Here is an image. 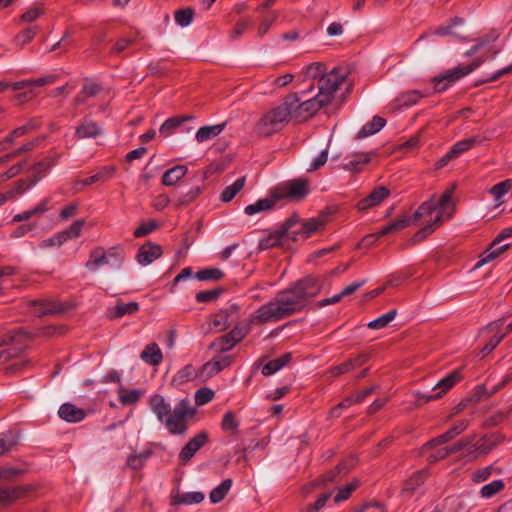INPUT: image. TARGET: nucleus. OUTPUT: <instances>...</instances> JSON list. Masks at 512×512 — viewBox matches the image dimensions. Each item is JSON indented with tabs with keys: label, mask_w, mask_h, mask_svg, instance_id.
<instances>
[{
	"label": "nucleus",
	"mask_w": 512,
	"mask_h": 512,
	"mask_svg": "<svg viewBox=\"0 0 512 512\" xmlns=\"http://www.w3.org/2000/svg\"><path fill=\"white\" fill-rule=\"evenodd\" d=\"M304 308L301 298L290 286L279 291L272 301L260 306L249 319L238 324L229 333L216 338L209 348L216 352H228L249 333L252 326L280 321Z\"/></svg>",
	"instance_id": "f257e3e1"
},
{
	"label": "nucleus",
	"mask_w": 512,
	"mask_h": 512,
	"mask_svg": "<svg viewBox=\"0 0 512 512\" xmlns=\"http://www.w3.org/2000/svg\"><path fill=\"white\" fill-rule=\"evenodd\" d=\"M294 95L285 97L283 103L264 113L255 125V132L259 136L269 137L281 131L290 121L293 106L297 102Z\"/></svg>",
	"instance_id": "f03ea898"
},
{
	"label": "nucleus",
	"mask_w": 512,
	"mask_h": 512,
	"mask_svg": "<svg viewBox=\"0 0 512 512\" xmlns=\"http://www.w3.org/2000/svg\"><path fill=\"white\" fill-rule=\"evenodd\" d=\"M195 409L187 400H181L166 418L165 425L171 434L182 435L187 430V420L193 417Z\"/></svg>",
	"instance_id": "7ed1b4c3"
},
{
	"label": "nucleus",
	"mask_w": 512,
	"mask_h": 512,
	"mask_svg": "<svg viewBox=\"0 0 512 512\" xmlns=\"http://www.w3.org/2000/svg\"><path fill=\"white\" fill-rule=\"evenodd\" d=\"M272 190L277 201L282 199L300 201L309 193L308 181L301 178L286 181Z\"/></svg>",
	"instance_id": "20e7f679"
},
{
	"label": "nucleus",
	"mask_w": 512,
	"mask_h": 512,
	"mask_svg": "<svg viewBox=\"0 0 512 512\" xmlns=\"http://www.w3.org/2000/svg\"><path fill=\"white\" fill-rule=\"evenodd\" d=\"M297 98L295 106H293L292 116L299 121L306 120L314 116L321 108L328 105L324 96H320L318 93L309 99H303V96H299L297 93L293 94Z\"/></svg>",
	"instance_id": "39448f33"
},
{
	"label": "nucleus",
	"mask_w": 512,
	"mask_h": 512,
	"mask_svg": "<svg viewBox=\"0 0 512 512\" xmlns=\"http://www.w3.org/2000/svg\"><path fill=\"white\" fill-rule=\"evenodd\" d=\"M345 74L340 68H334L329 73L322 75L317 82L318 94L324 96L326 101L330 103L334 98V93L344 82Z\"/></svg>",
	"instance_id": "423d86ee"
},
{
	"label": "nucleus",
	"mask_w": 512,
	"mask_h": 512,
	"mask_svg": "<svg viewBox=\"0 0 512 512\" xmlns=\"http://www.w3.org/2000/svg\"><path fill=\"white\" fill-rule=\"evenodd\" d=\"M327 223V213L321 212L317 217L304 221L299 229L290 230L289 239L293 241L305 240L317 232L324 230Z\"/></svg>",
	"instance_id": "0eeeda50"
},
{
	"label": "nucleus",
	"mask_w": 512,
	"mask_h": 512,
	"mask_svg": "<svg viewBox=\"0 0 512 512\" xmlns=\"http://www.w3.org/2000/svg\"><path fill=\"white\" fill-rule=\"evenodd\" d=\"M291 288L301 298L306 307L309 300L320 293L322 282L318 277L308 275L291 285Z\"/></svg>",
	"instance_id": "6e6552de"
},
{
	"label": "nucleus",
	"mask_w": 512,
	"mask_h": 512,
	"mask_svg": "<svg viewBox=\"0 0 512 512\" xmlns=\"http://www.w3.org/2000/svg\"><path fill=\"white\" fill-rule=\"evenodd\" d=\"M299 222V219L296 215H292L286 219V221L281 225V227L271 233L268 237L260 240L259 249L267 250L272 247L278 246L281 244V240L283 237H287L289 239L290 230Z\"/></svg>",
	"instance_id": "1a4fd4ad"
},
{
	"label": "nucleus",
	"mask_w": 512,
	"mask_h": 512,
	"mask_svg": "<svg viewBox=\"0 0 512 512\" xmlns=\"http://www.w3.org/2000/svg\"><path fill=\"white\" fill-rule=\"evenodd\" d=\"M33 337L21 330L9 332L0 338V347H8V349L17 352H23L32 349L31 342Z\"/></svg>",
	"instance_id": "9d476101"
},
{
	"label": "nucleus",
	"mask_w": 512,
	"mask_h": 512,
	"mask_svg": "<svg viewBox=\"0 0 512 512\" xmlns=\"http://www.w3.org/2000/svg\"><path fill=\"white\" fill-rule=\"evenodd\" d=\"M232 362V358L229 355L218 354L212 358V360L203 364L199 371L198 376L203 380H208L224 368L228 367Z\"/></svg>",
	"instance_id": "9b49d317"
},
{
	"label": "nucleus",
	"mask_w": 512,
	"mask_h": 512,
	"mask_svg": "<svg viewBox=\"0 0 512 512\" xmlns=\"http://www.w3.org/2000/svg\"><path fill=\"white\" fill-rule=\"evenodd\" d=\"M59 158V154L54 156H47L41 161L32 165L28 170V180L30 181V185H36L57 163Z\"/></svg>",
	"instance_id": "f8f14e48"
},
{
	"label": "nucleus",
	"mask_w": 512,
	"mask_h": 512,
	"mask_svg": "<svg viewBox=\"0 0 512 512\" xmlns=\"http://www.w3.org/2000/svg\"><path fill=\"white\" fill-rule=\"evenodd\" d=\"M208 442V434L200 432L194 436L179 453V459L182 464H186L196 454V452Z\"/></svg>",
	"instance_id": "ddd939ff"
},
{
	"label": "nucleus",
	"mask_w": 512,
	"mask_h": 512,
	"mask_svg": "<svg viewBox=\"0 0 512 512\" xmlns=\"http://www.w3.org/2000/svg\"><path fill=\"white\" fill-rule=\"evenodd\" d=\"M390 196V190L385 186H378L372 190V192L357 204L359 210H367L369 208L378 206L385 199Z\"/></svg>",
	"instance_id": "4468645a"
},
{
	"label": "nucleus",
	"mask_w": 512,
	"mask_h": 512,
	"mask_svg": "<svg viewBox=\"0 0 512 512\" xmlns=\"http://www.w3.org/2000/svg\"><path fill=\"white\" fill-rule=\"evenodd\" d=\"M162 253L163 251L160 245L147 242L139 248L136 258L141 265L145 266L161 257Z\"/></svg>",
	"instance_id": "2eb2a0df"
},
{
	"label": "nucleus",
	"mask_w": 512,
	"mask_h": 512,
	"mask_svg": "<svg viewBox=\"0 0 512 512\" xmlns=\"http://www.w3.org/2000/svg\"><path fill=\"white\" fill-rule=\"evenodd\" d=\"M291 361L290 354H282L281 356L268 360L266 357L259 360L258 365H262L261 372L265 376H271L279 371Z\"/></svg>",
	"instance_id": "dca6fc26"
},
{
	"label": "nucleus",
	"mask_w": 512,
	"mask_h": 512,
	"mask_svg": "<svg viewBox=\"0 0 512 512\" xmlns=\"http://www.w3.org/2000/svg\"><path fill=\"white\" fill-rule=\"evenodd\" d=\"M483 63V60L481 58L475 59L471 64L467 66H458L454 69L446 71L441 76L445 81L448 82V84H452L456 82L457 80L461 79L462 77L468 75L472 71H474L476 68H478Z\"/></svg>",
	"instance_id": "f3484780"
},
{
	"label": "nucleus",
	"mask_w": 512,
	"mask_h": 512,
	"mask_svg": "<svg viewBox=\"0 0 512 512\" xmlns=\"http://www.w3.org/2000/svg\"><path fill=\"white\" fill-rule=\"evenodd\" d=\"M33 303L40 306V309L38 311L39 316L48 315V314H61L71 308V305H69L67 303L51 301V300H43V301L35 300V301H33Z\"/></svg>",
	"instance_id": "a211bd4d"
},
{
	"label": "nucleus",
	"mask_w": 512,
	"mask_h": 512,
	"mask_svg": "<svg viewBox=\"0 0 512 512\" xmlns=\"http://www.w3.org/2000/svg\"><path fill=\"white\" fill-rule=\"evenodd\" d=\"M414 223L411 216L401 215L394 221L390 222L377 232L378 237L388 235L390 233H396Z\"/></svg>",
	"instance_id": "6ab92c4d"
},
{
	"label": "nucleus",
	"mask_w": 512,
	"mask_h": 512,
	"mask_svg": "<svg viewBox=\"0 0 512 512\" xmlns=\"http://www.w3.org/2000/svg\"><path fill=\"white\" fill-rule=\"evenodd\" d=\"M150 407L161 422H164L171 413L170 405L165 401L164 397L159 394H155L150 398Z\"/></svg>",
	"instance_id": "aec40b11"
},
{
	"label": "nucleus",
	"mask_w": 512,
	"mask_h": 512,
	"mask_svg": "<svg viewBox=\"0 0 512 512\" xmlns=\"http://www.w3.org/2000/svg\"><path fill=\"white\" fill-rule=\"evenodd\" d=\"M100 134H102L101 127L96 122L88 119H84L75 131V135L79 139L96 138Z\"/></svg>",
	"instance_id": "412c9836"
},
{
	"label": "nucleus",
	"mask_w": 512,
	"mask_h": 512,
	"mask_svg": "<svg viewBox=\"0 0 512 512\" xmlns=\"http://www.w3.org/2000/svg\"><path fill=\"white\" fill-rule=\"evenodd\" d=\"M498 244L499 243H497L495 240L490 244L489 248L482 253L481 259L477 262L475 268H479L482 265L495 260L500 254L505 252L510 247L509 244H504L501 246H498Z\"/></svg>",
	"instance_id": "4be33fe9"
},
{
	"label": "nucleus",
	"mask_w": 512,
	"mask_h": 512,
	"mask_svg": "<svg viewBox=\"0 0 512 512\" xmlns=\"http://www.w3.org/2000/svg\"><path fill=\"white\" fill-rule=\"evenodd\" d=\"M58 414L67 422H79L83 420L86 415L84 410L70 403L63 404L60 407Z\"/></svg>",
	"instance_id": "5701e85b"
},
{
	"label": "nucleus",
	"mask_w": 512,
	"mask_h": 512,
	"mask_svg": "<svg viewBox=\"0 0 512 512\" xmlns=\"http://www.w3.org/2000/svg\"><path fill=\"white\" fill-rule=\"evenodd\" d=\"M139 310V305L137 302L124 303L120 300L117 301V304L109 308L108 316L110 319H118L127 314H133Z\"/></svg>",
	"instance_id": "b1692460"
},
{
	"label": "nucleus",
	"mask_w": 512,
	"mask_h": 512,
	"mask_svg": "<svg viewBox=\"0 0 512 512\" xmlns=\"http://www.w3.org/2000/svg\"><path fill=\"white\" fill-rule=\"evenodd\" d=\"M277 202L276 197L273 195V190H271L269 198L259 199L256 203L246 206L245 213L251 216L261 211L270 210Z\"/></svg>",
	"instance_id": "393cba45"
},
{
	"label": "nucleus",
	"mask_w": 512,
	"mask_h": 512,
	"mask_svg": "<svg viewBox=\"0 0 512 512\" xmlns=\"http://www.w3.org/2000/svg\"><path fill=\"white\" fill-rule=\"evenodd\" d=\"M385 124L386 120L384 118L380 116H374L373 119L366 123L357 133L356 139L365 138L377 133L384 127Z\"/></svg>",
	"instance_id": "a878e982"
},
{
	"label": "nucleus",
	"mask_w": 512,
	"mask_h": 512,
	"mask_svg": "<svg viewBox=\"0 0 512 512\" xmlns=\"http://www.w3.org/2000/svg\"><path fill=\"white\" fill-rule=\"evenodd\" d=\"M192 118L193 117L190 115L171 117L164 121V123L160 126L159 131L162 135H164V137H168L175 132L176 128L181 126L186 121L191 120Z\"/></svg>",
	"instance_id": "bb28decb"
},
{
	"label": "nucleus",
	"mask_w": 512,
	"mask_h": 512,
	"mask_svg": "<svg viewBox=\"0 0 512 512\" xmlns=\"http://www.w3.org/2000/svg\"><path fill=\"white\" fill-rule=\"evenodd\" d=\"M188 169L184 165H177L166 170L162 176V183L166 186L176 184L187 173Z\"/></svg>",
	"instance_id": "cd10ccee"
},
{
	"label": "nucleus",
	"mask_w": 512,
	"mask_h": 512,
	"mask_svg": "<svg viewBox=\"0 0 512 512\" xmlns=\"http://www.w3.org/2000/svg\"><path fill=\"white\" fill-rule=\"evenodd\" d=\"M225 126L226 122L212 126H203L198 129L196 133V140L199 143L210 140L218 136L224 130Z\"/></svg>",
	"instance_id": "c85d7f7f"
},
{
	"label": "nucleus",
	"mask_w": 512,
	"mask_h": 512,
	"mask_svg": "<svg viewBox=\"0 0 512 512\" xmlns=\"http://www.w3.org/2000/svg\"><path fill=\"white\" fill-rule=\"evenodd\" d=\"M482 142H483V138L479 135L473 136V137H470L467 139H463L461 141H458L457 143H455L452 146V148H451L452 154H454L457 157L460 154L468 151L475 145L481 144Z\"/></svg>",
	"instance_id": "c756f323"
},
{
	"label": "nucleus",
	"mask_w": 512,
	"mask_h": 512,
	"mask_svg": "<svg viewBox=\"0 0 512 512\" xmlns=\"http://www.w3.org/2000/svg\"><path fill=\"white\" fill-rule=\"evenodd\" d=\"M462 376L460 370H455L448 376L440 380L434 387V390H439L441 396L451 389L457 382L461 380Z\"/></svg>",
	"instance_id": "7c9ffc66"
},
{
	"label": "nucleus",
	"mask_w": 512,
	"mask_h": 512,
	"mask_svg": "<svg viewBox=\"0 0 512 512\" xmlns=\"http://www.w3.org/2000/svg\"><path fill=\"white\" fill-rule=\"evenodd\" d=\"M246 182V177L238 178L232 185L227 186L221 193L220 199L222 202H230L239 193Z\"/></svg>",
	"instance_id": "2f4dec72"
},
{
	"label": "nucleus",
	"mask_w": 512,
	"mask_h": 512,
	"mask_svg": "<svg viewBox=\"0 0 512 512\" xmlns=\"http://www.w3.org/2000/svg\"><path fill=\"white\" fill-rule=\"evenodd\" d=\"M426 478V473L424 471H418L414 473L404 484L403 493L408 495H413L414 492L420 487Z\"/></svg>",
	"instance_id": "473e14b6"
},
{
	"label": "nucleus",
	"mask_w": 512,
	"mask_h": 512,
	"mask_svg": "<svg viewBox=\"0 0 512 512\" xmlns=\"http://www.w3.org/2000/svg\"><path fill=\"white\" fill-rule=\"evenodd\" d=\"M104 264H108V258L102 247H97L91 251L89 260L85 266L87 268L96 269Z\"/></svg>",
	"instance_id": "72a5a7b5"
},
{
	"label": "nucleus",
	"mask_w": 512,
	"mask_h": 512,
	"mask_svg": "<svg viewBox=\"0 0 512 512\" xmlns=\"http://www.w3.org/2000/svg\"><path fill=\"white\" fill-rule=\"evenodd\" d=\"M40 143H41L40 138H36L32 141H29V142L25 143L24 145H22L20 148L16 149L15 151L0 157V163L5 164V163L11 161L12 159L18 157L22 153L33 150L34 148L39 146Z\"/></svg>",
	"instance_id": "f704fd0d"
},
{
	"label": "nucleus",
	"mask_w": 512,
	"mask_h": 512,
	"mask_svg": "<svg viewBox=\"0 0 512 512\" xmlns=\"http://www.w3.org/2000/svg\"><path fill=\"white\" fill-rule=\"evenodd\" d=\"M204 499V494L201 492H189L184 493L181 495H175L172 499V505H179V504H198L202 502Z\"/></svg>",
	"instance_id": "c9c22d12"
},
{
	"label": "nucleus",
	"mask_w": 512,
	"mask_h": 512,
	"mask_svg": "<svg viewBox=\"0 0 512 512\" xmlns=\"http://www.w3.org/2000/svg\"><path fill=\"white\" fill-rule=\"evenodd\" d=\"M441 224H442V213L438 214L432 223L426 225L425 227H423L422 229L417 231L411 239L412 242L419 243V242L423 241L424 239H426L427 236H429L434 231L435 227H438Z\"/></svg>",
	"instance_id": "e433bc0d"
},
{
	"label": "nucleus",
	"mask_w": 512,
	"mask_h": 512,
	"mask_svg": "<svg viewBox=\"0 0 512 512\" xmlns=\"http://www.w3.org/2000/svg\"><path fill=\"white\" fill-rule=\"evenodd\" d=\"M18 443V434L8 431L0 435V455L5 454L14 448Z\"/></svg>",
	"instance_id": "4c0bfd02"
},
{
	"label": "nucleus",
	"mask_w": 512,
	"mask_h": 512,
	"mask_svg": "<svg viewBox=\"0 0 512 512\" xmlns=\"http://www.w3.org/2000/svg\"><path fill=\"white\" fill-rule=\"evenodd\" d=\"M224 276V272L219 268H206L199 270L195 274V278L199 281H220Z\"/></svg>",
	"instance_id": "58836bf2"
},
{
	"label": "nucleus",
	"mask_w": 512,
	"mask_h": 512,
	"mask_svg": "<svg viewBox=\"0 0 512 512\" xmlns=\"http://www.w3.org/2000/svg\"><path fill=\"white\" fill-rule=\"evenodd\" d=\"M231 486H232L231 479H226V480L222 481L220 485H218L216 488H214L211 491V493L209 495L210 501L212 503H219L220 501H222L224 499V497L227 495V493L229 492Z\"/></svg>",
	"instance_id": "ea45409f"
},
{
	"label": "nucleus",
	"mask_w": 512,
	"mask_h": 512,
	"mask_svg": "<svg viewBox=\"0 0 512 512\" xmlns=\"http://www.w3.org/2000/svg\"><path fill=\"white\" fill-rule=\"evenodd\" d=\"M365 361H366V357L364 355H358V356L354 357L353 359H350V360L336 366L333 369V373L335 375H340V374L346 373L357 366H361Z\"/></svg>",
	"instance_id": "a19ab883"
},
{
	"label": "nucleus",
	"mask_w": 512,
	"mask_h": 512,
	"mask_svg": "<svg viewBox=\"0 0 512 512\" xmlns=\"http://www.w3.org/2000/svg\"><path fill=\"white\" fill-rule=\"evenodd\" d=\"M48 203H49L48 199L42 200L35 208L25 211L21 214L15 215L13 218V221L20 222L23 220H27L36 214H40V213H44V212L48 211V209H49Z\"/></svg>",
	"instance_id": "79ce46f5"
},
{
	"label": "nucleus",
	"mask_w": 512,
	"mask_h": 512,
	"mask_svg": "<svg viewBox=\"0 0 512 512\" xmlns=\"http://www.w3.org/2000/svg\"><path fill=\"white\" fill-rule=\"evenodd\" d=\"M239 306L233 304L230 309L221 310L214 317L213 324L215 327L223 328L228 325V318L239 311Z\"/></svg>",
	"instance_id": "37998d69"
},
{
	"label": "nucleus",
	"mask_w": 512,
	"mask_h": 512,
	"mask_svg": "<svg viewBox=\"0 0 512 512\" xmlns=\"http://www.w3.org/2000/svg\"><path fill=\"white\" fill-rule=\"evenodd\" d=\"M433 199L434 196L431 197L430 200L423 202L414 212V214L411 216L414 223L424 216L431 215L437 209V205H435Z\"/></svg>",
	"instance_id": "c03bdc74"
},
{
	"label": "nucleus",
	"mask_w": 512,
	"mask_h": 512,
	"mask_svg": "<svg viewBox=\"0 0 512 512\" xmlns=\"http://www.w3.org/2000/svg\"><path fill=\"white\" fill-rule=\"evenodd\" d=\"M454 438H455V435L449 429L447 432L443 433L442 435H440V436L430 440L429 442H427L423 446L422 451L423 452H427V451H429V449L437 448L438 446H440L442 444L450 442Z\"/></svg>",
	"instance_id": "a18cd8bd"
},
{
	"label": "nucleus",
	"mask_w": 512,
	"mask_h": 512,
	"mask_svg": "<svg viewBox=\"0 0 512 512\" xmlns=\"http://www.w3.org/2000/svg\"><path fill=\"white\" fill-rule=\"evenodd\" d=\"M397 315V310L392 309L384 315L368 323V327L371 329H382L386 327Z\"/></svg>",
	"instance_id": "49530a36"
},
{
	"label": "nucleus",
	"mask_w": 512,
	"mask_h": 512,
	"mask_svg": "<svg viewBox=\"0 0 512 512\" xmlns=\"http://www.w3.org/2000/svg\"><path fill=\"white\" fill-rule=\"evenodd\" d=\"M368 154L357 155L355 159L344 164L343 168L347 171L358 172L361 171L365 164L370 162Z\"/></svg>",
	"instance_id": "de8ad7c7"
},
{
	"label": "nucleus",
	"mask_w": 512,
	"mask_h": 512,
	"mask_svg": "<svg viewBox=\"0 0 512 512\" xmlns=\"http://www.w3.org/2000/svg\"><path fill=\"white\" fill-rule=\"evenodd\" d=\"M504 482L502 480H495L489 484L484 485L480 490L482 498H491L495 494L504 489Z\"/></svg>",
	"instance_id": "09e8293b"
},
{
	"label": "nucleus",
	"mask_w": 512,
	"mask_h": 512,
	"mask_svg": "<svg viewBox=\"0 0 512 512\" xmlns=\"http://www.w3.org/2000/svg\"><path fill=\"white\" fill-rule=\"evenodd\" d=\"M239 422L234 412L227 411L222 419L221 428L224 431H230L233 434L237 433Z\"/></svg>",
	"instance_id": "8fccbe9b"
},
{
	"label": "nucleus",
	"mask_w": 512,
	"mask_h": 512,
	"mask_svg": "<svg viewBox=\"0 0 512 512\" xmlns=\"http://www.w3.org/2000/svg\"><path fill=\"white\" fill-rule=\"evenodd\" d=\"M194 17V10L191 7L179 9L175 12L174 18L178 25L185 27L188 26Z\"/></svg>",
	"instance_id": "3c124183"
},
{
	"label": "nucleus",
	"mask_w": 512,
	"mask_h": 512,
	"mask_svg": "<svg viewBox=\"0 0 512 512\" xmlns=\"http://www.w3.org/2000/svg\"><path fill=\"white\" fill-rule=\"evenodd\" d=\"M223 293L222 288L200 291L196 294V301L199 303H210L216 301Z\"/></svg>",
	"instance_id": "603ef678"
},
{
	"label": "nucleus",
	"mask_w": 512,
	"mask_h": 512,
	"mask_svg": "<svg viewBox=\"0 0 512 512\" xmlns=\"http://www.w3.org/2000/svg\"><path fill=\"white\" fill-rule=\"evenodd\" d=\"M214 396L215 393L212 389L208 387L200 388L195 392V404L196 406H203L212 401Z\"/></svg>",
	"instance_id": "864d4df0"
},
{
	"label": "nucleus",
	"mask_w": 512,
	"mask_h": 512,
	"mask_svg": "<svg viewBox=\"0 0 512 512\" xmlns=\"http://www.w3.org/2000/svg\"><path fill=\"white\" fill-rule=\"evenodd\" d=\"M201 193V188L199 186L193 187L186 194L179 197L175 203L177 208H181L192 203Z\"/></svg>",
	"instance_id": "5fc2aeb1"
},
{
	"label": "nucleus",
	"mask_w": 512,
	"mask_h": 512,
	"mask_svg": "<svg viewBox=\"0 0 512 512\" xmlns=\"http://www.w3.org/2000/svg\"><path fill=\"white\" fill-rule=\"evenodd\" d=\"M141 394L142 393L140 390L128 391L125 389H120L119 400L123 405L134 404L140 399Z\"/></svg>",
	"instance_id": "6e6d98bb"
},
{
	"label": "nucleus",
	"mask_w": 512,
	"mask_h": 512,
	"mask_svg": "<svg viewBox=\"0 0 512 512\" xmlns=\"http://www.w3.org/2000/svg\"><path fill=\"white\" fill-rule=\"evenodd\" d=\"M359 486V481L358 480H354L352 481L351 483H349L348 485L340 488L338 490V493L335 495L334 497V501L336 503H340L342 501H345L347 500L350 495L352 494V492Z\"/></svg>",
	"instance_id": "4d7b16f0"
},
{
	"label": "nucleus",
	"mask_w": 512,
	"mask_h": 512,
	"mask_svg": "<svg viewBox=\"0 0 512 512\" xmlns=\"http://www.w3.org/2000/svg\"><path fill=\"white\" fill-rule=\"evenodd\" d=\"M326 67L323 63L314 62L306 67V76L311 79H320L322 75H325Z\"/></svg>",
	"instance_id": "13d9d810"
},
{
	"label": "nucleus",
	"mask_w": 512,
	"mask_h": 512,
	"mask_svg": "<svg viewBox=\"0 0 512 512\" xmlns=\"http://www.w3.org/2000/svg\"><path fill=\"white\" fill-rule=\"evenodd\" d=\"M159 227V224L155 220H150L148 222L142 223L138 228L134 230V237L140 238L148 235L152 231L156 230Z\"/></svg>",
	"instance_id": "bf43d9fd"
},
{
	"label": "nucleus",
	"mask_w": 512,
	"mask_h": 512,
	"mask_svg": "<svg viewBox=\"0 0 512 512\" xmlns=\"http://www.w3.org/2000/svg\"><path fill=\"white\" fill-rule=\"evenodd\" d=\"M512 188V181L506 180L494 185L490 189V193L495 197L496 200H499L502 196H504L510 189Z\"/></svg>",
	"instance_id": "052dcab7"
},
{
	"label": "nucleus",
	"mask_w": 512,
	"mask_h": 512,
	"mask_svg": "<svg viewBox=\"0 0 512 512\" xmlns=\"http://www.w3.org/2000/svg\"><path fill=\"white\" fill-rule=\"evenodd\" d=\"M150 456V452L146 451L140 454H132L127 460V465L132 469H140L145 460Z\"/></svg>",
	"instance_id": "680f3d73"
},
{
	"label": "nucleus",
	"mask_w": 512,
	"mask_h": 512,
	"mask_svg": "<svg viewBox=\"0 0 512 512\" xmlns=\"http://www.w3.org/2000/svg\"><path fill=\"white\" fill-rule=\"evenodd\" d=\"M420 98H421L420 92L417 90H413V91H408L406 93H403L399 97L398 101L401 105L411 106L413 104H416Z\"/></svg>",
	"instance_id": "e2e57ef3"
},
{
	"label": "nucleus",
	"mask_w": 512,
	"mask_h": 512,
	"mask_svg": "<svg viewBox=\"0 0 512 512\" xmlns=\"http://www.w3.org/2000/svg\"><path fill=\"white\" fill-rule=\"evenodd\" d=\"M36 35V27H29L16 36L17 43L23 47L28 44Z\"/></svg>",
	"instance_id": "0e129e2a"
},
{
	"label": "nucleus",
	"mask_w": 512,
	"mask_h": 512,
	"mask_svg": "<svg viewBox=\"0 0 512 512\" xmlns=\"http://www.w3.org/2000/svg\"><path fill=\"white\" fill-rule=\"evenodd\" d=\"M352 466H353L352 462L349 465H347L346 463L339 464L335 470H331L323 476L322 482L325 483V482L333 481L336 474L341 473V472L347 473L352 468Z\"/></svg>",
	"instance_id": "69168bd1"
},
{
	"label": "nucleus",
	"mask_w": 512,
	"mask_h": 512,
	"mask_svg": "<svg viewBox=\"0 0 512 512\" xmlns=\"http://www.w3.org/2000/svg\"><path fill=\"white\" fill-rule=\"evenodd\" d=\"M431 450L432 452L427 457V461L429 463H435L439 460H443L450 455L448 447H442L438 449L434 448Z\"/></svg>",
	"instance_id": "338daca9"
},
{
	"label": "nucleus",
	"mask_w": 512,
	"mask_h": 512,
	"mask_svg": "<svg viewBox=\"0 0 512 512\" xmlns=\"http://www.w3.org/2000/svg\"><path fill=\"white\" fill-rule=\"evenodd\" d=\"M84 224L85 221L83 219H79L74 221L69 228L64 230L66 235L68 236V239L79 237L81 235V231Z\"/></svg>",
	"instance_id": "774afa93"
}]
</instances>
